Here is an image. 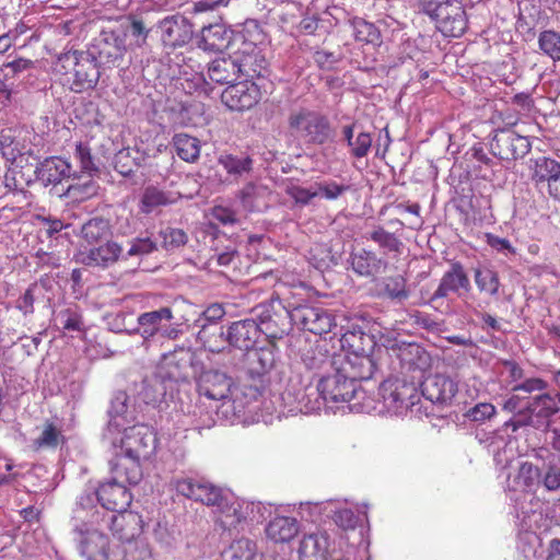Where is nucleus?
Segmentation results:
<instances>
[{
    "instance_id": "obj_15",
    "label": "nucleus",
    "mask_w": 560,
    "mask_h": 560,
    "mask_svg": "<svg viewBox=\"0 0 560 560\" xmlns=\"http://www.w3.org/2000/svg\"><path fill=\"white\" fill-rule=\"evenodd\" d=\"M292 325L314 335L327 334L334 324L332 315L323 307L313 305H298L291 310Z\"/></svg>"
},
{
    "instance_id": "obj_40",
    "label": "nucleus",
    "mask_w": 560,
    "mask_h": 560,
    "mask_svg": "<svg viewBox=\"0 0 560 560\" xmlns=\"http://www.w3.org/2000/svg\"><path fill=\"white\" fill-rule=\"evenodd\" d=\"M145 153L138 148H124L114 158L115 170L127 177L132 175L145 161Z\"/></svg>"
},
{
    "instance_id": "obj_52",
    "label": "nucleus",
    "mask_w": 560,
    "mask_h": 560,
    "mask_svg": "<svg viewBox=\"0 0 560 560\" xmlns=\"http://www.w3.org/2000/svg\"><path fill=\"white\" fill-rule=\"evenodd\" d=\"M225 315V311L223 306L219 303H213L209 305L202 313V318L205 323L201 324L200 336L203 339L205 345L209 348L210 351L217 352L220 350L218 346L212 342L211 337L209 336V330L212 325H215L220 319Z\"/></svg>"
},
{
    "instance_id": "obj_6",
    "label": "nucleus",
    "mask_w": 560,
    "mask_h": 560,
    "mask_svg": "<svg viewBox=\"0 0 560 560\" xmlns=\"http://www.w3.org/2000/svg\"><path fill=\"white\" fill-rule=\"evenodd\" d=\"M419 383L407 375L385 380L378 388L384 407L395 415L412 408L420 400Z\"/></svg>"
},
{
    "instance_id": "obj_45",
    "label": "nucleus",
    "mask_w": 560,
    "mask_h": 560,
    "mask_svg": "<svg viewBox=\"0 0 560 560\" xmlns=\"http://www.w3.org/2000/svg\"><path fill=\"white\" fill-rule=\"evenodd\" d=\"M118 31L124 33V42L128 35L131 36L130 46L142 47L147 44L150 30L145 27L143 21L129 15L122 22L116 25Z\"/></svg>"
},
{
    "instance_id": "obj_42",
    "label": "nucleus",
    "mask_w": 560,
    "mask_h": 560,
    "mask_svg": "<svg viewBox=\"0 0 560 560\" xmlns=\"http://www.w3.org/2000/svg\"><path fill=\"white\" fill-rule=\"evenodd\" d=\"M378 298H386L398 303L409 298L406 279L400 275L382 278L378 282Z\"/></svg>"
},
{
    "instance_id": "obj_12",
    "label": "nucleus",
    "mask_w": 560,
    "mask_h": 560,
    "mask_svg": "<svg viewBox=\"0 0 560 560\" xmlns=\"http://www.w3.org/2000/svg\"><path fill=\"white\" fill-rule=\"evenodd\" d=\"M158 438L152 428L136 424L125 428L120 439V448L131 458L147 460L155 454Z\"/></svg>"
},
{
    "instance_id": "obj_20",
    "label": "nucleus",
    "mask_w": 560,
    "mask_h": 560,
    "mask_svg": "<svg viewBox=\"0 0 560 560\" xmlns=\"http://www.w3.org/2000/svg\"><path fill=\"white\" fill-rule=\"evenodd\" d=\"M161 39L166 47H183L192 38V24L183 15L166 16L158 24Z\"/></svg>"
},
{
    "instance_id": "obj_29",
    "label": "nucleus",
    "mask_w": 560,
    "mask_h": 560,
    "mask_svg": "<svg viewBox=\"0 0 560 560\" xmlns=\"http://www.w3.org/2000/svg\"><path fill=\"white\" fill-rule=\"evenodd\" d=\"M35 175L44 186L58 185L65 178H69L72 173L71 164L59 156H50L40 162L36 170Z\"/></svg>"
},
{
    "instance_id": "obj_28",
    "label": "nucleus",
    "mask_w": 560,
    "mask_h": 560,
    "mask_svg": "<svg viewBox=\"0 0 560 560\" xmlns=\"http://www.w3.org/2000/svg\"><path fill=\"white\" fill-rule=\"evenodd\" d=\"M120 258L126 259L120 244L107 241L105 244L81 253V262L89 267L108 268Z\"/></svg>"
},
{
    "instance_id": "obj_62",
    "label": "nucleus",
    "mask_w": 560,
    "mask_h": 560,
    "mask_svg": "<svg viewBox=\"0 0 560 560\" xmlns=\"http://www.w3.org/2000/svg\"><path fill=\"white\" fill-rule=\"evenodd\" d=\"M160 236L162 237V246L166 250L179 248L188 241V236L184 230L170 226L161 230Z\"/></svg>"
},
{
    "instance_id": "obj_38",
    "label": "nucleus",
    "mask_w": 560,
    "mask_h": 560,
    "mask_svg": "<svg viewBox=\"0 0 560 560\" xmlns=\"http://www.w3.org/2000/svg\"><path fill=\"white\" fill-rule=\"evenodd\" d=\"M67 442L61 425L56 422L46 420L43 423L39 435L33 440L32 447L34 451L56 450L59 445Z\"/></svg>"
},
{
    "instance_id": "obj_13",
    "label": "nucleus",
    "mask_w": 560,
    "mask_h": 560,
    "mask_svg": "<svg viewBox=\"0 0 560 560\" xmlns=\"http://www.w3.org/2000/svg\"><path fill=\"white\" fill-rule=\"evenodd\" d=\"M390 350L393 355L399 361L400 375L411 373V378L420 382L423 378V372L431 364L429 352L416 342H395Z\"/></svg>"
},
{
    "instance_id": "obj_27",
    "label": "nucleus",
    "mask_w": 560,
    "mask_h": 560,
    "mask_svg": "<svg viewBox=\"0 0 560 560\" xmlns=\"http://www.w3.org/2000/svg\"><path fill=\"white\" fill-rule=\"evenodd\" d=\"M232 381L225 373L206 371L199 376L197 389L200 396L212 400H221L229 396Z\"/></svg>"
},
{
    "instance_id": "obj_1",
    "label": "nucleus",
    "mask_w": 560,
    "mask_h": 560,
    "mask_svg": "<svg viewBox=\"0 0 560 560\" xmlns=\"http://www.w3.org/2000/svg\"><path fill=\"white\" fill-rule=\"evenodd\" d=\"M358 389V383L348 378L339 368L334 374L322 376L317 385L312 384L311 377H291L282 397L299 411L312 413L320 410L327 402L350 401L357 396Z\"/></svg>"
},
{
    "instance_id": "obj_14",
    "label": "nucleus",
    "mask_w": 560,
    "mask_h": 560,
    "mask_svg": "<svg viewBox=\"0 0 560 560\" xmlns=\"http://www.w3.org/2000/svg\"><path fill=\"white\" fill-rule=\"evenodd\" d=\"M233 58L236 61V68L240 78L253 82L256 78H261L267 72V60L257 48L256 42L247 39L240 43L233 50Z\"/></svg>"
},
{
    "instance_id": "obj_64",
    "label": "nucleus",
    "mask_w": 560,
    "mask_h": 560,
    "mask_svg": "<svg viewBox=\"0 0 560 560\" xmlns=\"http://www.w3.org/2000/svg\"><path fill=\"white\" fill-rule=\"evenodd\" d=\"M315 190H317V196L320 195L327 200H336L349 190V186L338 184L334 180H325L315 183Z\"/></svg>"
},
{
    "instance_id": "obj_10",
    "label": "nucleus",
    "mask_w": 560,
    "mask_h": 560,
    "mask_svg": "<svg viewBox=\"0 0 560 560\" xmlns=\"http://www.w3.org/2000/svg\"><path fill=\"white\" fill-rule=\"evenodd\" d=\"M532 150L528 137L512 129L497 130L490 141V151L500 161L512 164L522 160Z\"/></svg>"
},
{
    "instance_id": "obj_53",
    "label": "nucleus",
    "mask_w": 560,
    "mask_h": 560,
    "mask_svg": "<svg viewBox=\"0 0 560 560\" xmlns=\"http://www.w3.org/2000/svg\"><path fill=\"white\" fill-rule=\"evenodd\" d=\"M176 154L185 162L194 163L200 155V141L187 133H176L173 137Z\"/></svg>"
},
{
    "instance_id": "obj_49",
    "label": "nucleus",
    "mask_w": 560,
    "mask_h": 560,
    "mask_svg": "<svg viewBox=\"0 0 560 560\" xmlns=\"http://www.w3.org/2000/svg\"><path fill=\"white\" fill-rule=\"evenodd\" d=\"M301 556L304 558L325 560L328 551V539L325 534H310L301 540Z\"/></svg>"
},
{
    "instance_id": "obj_19",
    "label": "nucleus",
    "mask_w": 560,
    "mask_h": 560,
    "mask_svg": "<svg viewBox=\"0 0 560 560\" xmlns=\"http://www.w3.org/2000/svg\"><path fill=\"white\" fill-rule=\"evenodd\" d=\"M559 411L560 407L558 406L557 394L540 393L533 396L530 415L526 416V419H510L505 422V427L511 428L513 432L526 425L538 429L539 424L535 421V417L537 419H544L548 424V420Z\"/></svg>"
},
{
    "instance_id": "obj_31",
    "label": "nucleus",
    "mask_w": 560,
    "mask_h": 560,
    "mask_svg": "<svg viewBox=\"0 0 560 560\" xmlns=\"http://www.w3.org/2000/svg\"><path fill=\"white\" fill-rule=\"evenodd\" d=\"M349 261L353 272L366 278L376 276L387 267V262L378 257L375 252L364 248L352 252Z\"/></svg>"
},
{
    "instance_id": "obj_7",
    "label": "nucleus",
    "mask_w": 560,
    "mask_h": 560,
    "mask_svg": "<svg viewBox=\"0 0 560 560\" xmlns=\"http://www.w3.org/2000/svg\"><path fill=\"white\" fill-rule=\"evenodd\" d=\"M86 51L103 68H113L122 61L127 52L124 33L116 25L103 28L89 45Z\"/></svg>"
},
{
    "instance_id": "obj_5",
    "label": "nucleus",
    "mask_w": 560,
    "mask_h": 560,
    "mask_svg": "<svg viewBox=\"0 0 560 560\" xmlns=\"http://www.w3.org/2000/svg\"><path fill=\"white\" fill-rule=\"evenodd\" d=\"M421 9L436 23L438 30L445 36L459 37L467 28V16L459 0H421Z\"/></svg>"
},
{
    "instance_id": "obj_46",
    "label": "nucleus",
    "mask_w": 560,
    "mask_h": 560,
    "mask_svg": "<svg viewBox=\"0 0 560 560\" xmlns=\"http://www.w3.org/2000/svg\"><path fill=\"white\" fill-rule=\"evenodd\" d=\"M221 556L222 560H255L258 556V548L254 540L242 537L234 539Z\"/></svg>"
},
{
    "instance_id": "obj_41",
    "label": "nucleus",
    "mask_w": 560,
    "mask_h": 560,
    "mask_svg": "<svg viewBox=\"0 0 560 560\" xmlns=\"http://www.w3.org/2000/svg\"><path fill=\"white\" fill-rule=\"evenodd\" d=\"M475 284L480 293L498 298L501 287L499 273L489 266L479 265L472 268Z\"/></svg>"
},
{
    "instance_id": "obj_11",
    "label": "nucleus",
    "mask_w": 560,
    "mask_h": 560,
    "mask_svg": "<svg viewBox=\"0 0 560 560\" xmlns=\"http://www.w3.org/2000/svg\"><path fill=\"white\" fill-rule=\"evenodd\" d=\"M244 37V31L234 32L223 23H214L201 28L196 45L206 52L218 54L225 49L232 52Z\"/></svg>"
},
{
    "instance_id": "obj_47",
    "label": "nucleus",
    "mask_w": 560,
    "mask_h": 560,
    "mask_svg": "<svg viewBox=\"0 0 560 560\" xmlns=\"http://www.w3.org/2000/svg\"><path fill=\"white\" fill-rule=\"evenodd\" d=\"M56 323L69 332H85V324L81 308L77 304H70L56 314Z\"/></svg>"
},
{
    "instance_id": "obj_51",
    "label": "nucleus",
    "mask_w": 560,
    "mask_h": 560,
    "mask_svg": "<svg viewBox=\"0 0 560 560\" xmlns=\"http://www.w3.org/2000/svg\"><path fill=\"white\" fill-rule=\"evenodd\" d=\"M110 234L109 221L101 217L92 218L81 226V236L89 244H97Z\"/></svg>"
},
{
    "instance_id": "obj_55",
    "label": "nucleus",
    "mask_w": 560,
    "mask_h": 560,
    "mask_svg": "<svg viewBox=\"0 0 560 560\" xmlns=\"http://www.w3.org/2000/svg\"><path fill=\"white\" fill-rule=\"evenodd\" d=\"M368 240L373 241L378 247L388 253L401 254L404 243L395 233L386 231L383 226H376L366 235Z\"/></svg>"
},
{
    "instance_id": "obj_23",
    "label": "nucleus",
    "mask_w": 560,
    "mask_h": 560,
    "mask_svg": "<svg viewBox=\"0 0 560 560\" xmlns=\"http://www.w3.org/2000/svg\"><path fill=\"white\" fill-rule=\"evenodd\" d=\"M96 497L92 491L83 492L77 502V509L74 510V518L81 521L83 528H101L108 527L109 525V511L106 512L102 505H96Z\"/></svg>"
},
{
    "instance_id": "obj_54",
    "label": "nucleus",
    "mask_w": 560,
    "mask_h": 560,
    "mask_svg": "<svg viewBox=\"0 0 560 560\" xmlns=\"http://www.w3.org/2000/svg\"><path fill=\"white\" fill-rule=\"evenodd\" d=\"M128 401L129 397L126 392L120 390L114 395L108 409L110 420L108 421L107 432H112L113 429L119 430L124 427L126 422L125 415L128 411Z\"/></svg>"
},
{
    "instance_id": "obj_17",
    "label": "nucleus",
    "mask_w": 560,
    "mask_h": 560,
    "mask_svg": "<svg viewBox=\"0 0 560 560\" xmlns=\"http://www.w3.org/2000/svg\"><path fill=\"white\" fill-rule=\"evenodd\" d=\"M419 387L420 396L441 407L450 406L458 392L457 383L444 374L428 375L420 381Z\"/></svg>"
},
{
    "instance_id": "obj_32",
    "label": "nucleus",
    "mask_w": 560,
    "mask_h": 560,
    "mask_svg": "<svg viewBox=\"0 0 560 560\" xmlns=\"http://www.w3.org/2000/svg\"><path fill=\"white\" fill-rule=\"evenodd\" d=\"M527 167L529 171V178L536 186L547 184L548 187L553 178L560 173V162L545 155L529 159Z\"/></svg>"
},
{
    "instance_id": "obj_50",
    "label": "nucleus",
    "mask_w": 560,
    "mask_h": 560,
    "mask_svg": "<svg viewBox=\"0 0 560 560\" xmlns=\"http://www.w3.org/2000/svg\"><path fill=\"white\" fill-rule=\"evenodd\" d=\"M220 515L218 522L220 525L228 530H242L244 524L247 521L246 513L240 503L223 504L220 506Z\"/></svg>"
},
{
    "instance_id": "obj_59",
    "label": "nucleus",
    "mask_w": 560,
    "mask_h": 560,
    "mask_svg": "<svg viewBox=\"0 0 560 560\" xmlns=\"http://www.w3.org/2000/svg\"><path fill=\"white\" fill-rule=\"evenodd\" d=\"M540 483L547 491L560 489V460L553 457L541 468Z\"/></svg>"
},
{
    "instance_id": "obj_25",
    "label": "nucleus",
    "mask_w": 560,
    "mask_h": 560,
    "mask_svg": "<svg viewBox=\"0 0 560 560\" xmlns=\"http://www.w3.org/2000/svg\"><path fill=\"white\" fill-rule=\"evenodd\" d=\"M75 530L82 536L80 552L88 560H108L109 540L98 528H83L75 525Z\"/></svg>"
},
{
    "instance_id": "obj_58",
    "label": "nucleus",
    "mask_w": 560,
    "mask_h": 560,
    "mask_svg": "<svg viewBox=\"0 0 560 560\" xmlns=\"http://www.w3.org/2000/svg\"><path fill=\"white\" fill-rule=\"evenodd\" d=\"M538 46L540 50L550 57L553 61H560V34L556 31L547 30L540 32L538 36Z\"/></svg>"
},
{
    "instance_id": "obj_21",
    "label": "nucleus",
    "mask_w": 560,
    "mask_h": 560,
    "mask_svg": "<svg viewBox=\"0 0 560 560\" xmlns=\"http://www.w3.org/2000/svg\"><path fill=\"white\" fill-rule=\"evenodd\" d=\"M92 492L96 497L97 503L106 511L113 513L128 509L132 501V495L128 488L116 479L101 483Z\"/></svg>"
},
{
    "instance_id": "obj_43",
    "label": "nucleus",
    "mask_w": 560,
    "mask_h": 560,
    "mask_svg": "<svg viewBox=\"0 0 560 560\" xmlns=\"http://www.w3.org/2000/svg\"><path fill=\"white\" fill-rule=\"evenodd\" d=\"M177 196L170 191H164L155 186H148L140 200V210L142 213L149 214L155 208L164 207L176 202Z\"/></svg>"
},
{
    "instance_id": "obj_22",
    "label": "nucleus",
    "mask_w": 560,
    "mask_h": 560,
    "mask_svg": "<svg viewBox=\"0 0 560 560\" xmlns=\"http://www.w3.org/2000/svg\"><path fill=\"white\" fill-rule=\"evenodd\" d=\"M259 98L258 86L249 81L230 84L221 94L222 103L231 110L243 112L252 108Z\"/></svg>"
},
{
    "instance_id": "obj_48",
    "label": "nucleus",
    "mask_w": 560,
    "mask_h": 560,
    "mask_svg": "<svg viewBox=\"0 0 560 560\" xmlns=\"http://www.w3.org/2000/svg\"><path fill=\"white\" fill-rule=\"evenodd\" d=\"M532 402L533 396L514 390L513 386L511 393L502 399L501 406L504 411L515 413V419H526L530 415Z\"/></svg>"
},
{
    "instance_id": "obj_16",
    "label": "nucleus",
    "mask_w": 560,
    "mask_h": 560,
    "mask_svg": "<svg viewBox=\"0 0 560 560\" xmlns=\"http://www.w3.org/2000/svg\"><path fill=\"white\" fill-rule=\"evenodd\" d=\"M172 485L178 494L207 505L221 506L224 500L220 488L202 479L177 478Z\"/></svg>"
},
{
    "instance_id": "obj_36",
    "label": "nucleus",
    "mask_w": 560,
    "mask_h": 560,
    "mask_svg": "<svg viewBox=\"0 0 560 560\" xmlns=\"http://www.w3.org/2000/svg\"><path fill=\"white\" fill-rule=\"evenodd\" d=\"M141 460L126 454L118 456L112 466V471L115 475L113 479L121 481V483L138 485L142 479Z\"/></svg>"
},
{
    "instance_id": "obj_9",
    "label": "nucleus",
    "mask_w": 560,
    "mask_h": 560,
    "mask_svg": "<svg viewBox=\"0 0 560 560\" xmlns=\"http://www.w3.org/2000/svg\"><path fill=\"white\" fill-rule=\"evenodd\" d=\"M201 369L196 353L189 348L179 347L166 353L158 366V376L162 382H186L196 376Z\"/></svg>"
},
{
    "instance_id": "obj_44",
    "label": "nucleus",
    "mask_w": 560,
    "mask_h": 560,
    "mask_svg": "<svg viewBox=\"0 0 560 560\" xmlns=\"http://www.w3.org/2000/svg\"><path fill=\"white\" fill-rule=\"evenodd\" d=\"M301 362L308 371H326L332 366L328 350L323 346L308 347L302 350Z\"/></svg>"
},
{
    "instance_id": "obj_56",
    "label": "nucleus",
    "mask_w": 560,
    "mask_h": 560,
    "mask_svg": "<svg viewBox=\"0 0 560 560\" xmlns=\"http://www.w3.org/2000/svg\"><path fill=\"white\" fill-rule=\"evenodd\" d=\"M349 22L357 40L373 45L381 42V33L373 23L358 16L351 19Z\"/></svg>"
},
{
    "instance_id": "obj_63",
    "label": "nucleus",
    "mask_w": 560,
    "mask_h": 560,
    "mask_svg": "<svg viewBox=\"0 0 560 560\" xmlns=\"http://www.w3.org/2000/svg\"><path fill=\"white\" fill-rule=\"evenodd\" d=\"M284 192L294 200L295 205L300 207L310 205L312 199L317 197V190H315V188H304L293 182L284 184Z\"/></svg>"
},
{
    "instance_id": "obj_2",
    "label": "nucleus",
    "mask_w": 560,
    "mask_h": 560,
    "mask_svg": "<svg viewBox=\"0 0 560 560\" xmlns=\"http://www.w3.org/2000/svg\"><path fill=\"white\" fill-rule=\"evenodd\" d=\"M101 66L86 50H69L58 58L62 83L73 93H84L96 88Z\"/></svg>"
},
{
    "instance_id": "obj_4",
    "label": "nucleus",
    "mask_w": 560,
    "mask_h": 560,
    "mask_svg": "<svg viewBox=\"0 0 560 560\" xmlns=\"http://www.w3.org/2000/svg\"><path fill=\"white\" fill-rule=\"evenodd\" d=\"M288 126L291 133L306 143L324 144L332 137L328 117L310 108H299L290 113Z\"/></svg>"
},
{
    "instance_id": "obj_30",
    "label": "nucleus",
    "mask_w": 560,
    "mask_h": 560,
    "mask_svg": "<svg viewBox=\"0 0 560 560\" xmlns=\"http://www.w3.org/2000/svg\"><path fill=\"white\" fill-rule=\"evenodd\" d=\"M376 369V364L371 353L346 354L340 370L348 378L358 383V381L370 380Z\"/></svg>"
},
{
    "instance_id": "obj_18",
    "label": "nucleus",
    "mask_w": 560,
    "mask_h": 560,
    "mask_svg": "<svg viewBox=\"0 0 560 560\" xmlns=\"http://www.w3.org/2000/svg\"><path fill=\"white\" fill-rule=\"evenodd\" d=\"M219 337L233 348L250 351L260 337L258 324L254 317L233 322L226 330L218 327Z\"/></svg>"
},
{
    "instance_id": "obj_3",
    "label": "nucleus",
    "mask_w": 560,
    "mask_h": 560,
    "mask_svg": "<svg viewBox=\"0 0 560 560\" xmlns=\"http://www.w3.org/2000/svg\"><path fill=\"white\" fill-rule=\"evenodd\" d=\"M137 324L130 332L139 335L147 343L159 339L176 340L184 332L183 324L175 320L168 306L139 314Z\"/></svg>"
},
{
    "instance_id": "obj_60",
    "label": "nucleus",
    "mask_w": 560,
    "mask_h": 560,
    "mask_svg": "<svg viewBox=\"0 0 560 560\" xmlns=\"http://www.w3.org/2000/svg\"><path fill=\"white\" fill-rule=\"evenodd\" d=\"M541 469L529 462L520 465L516 475V482L524 489H532L540 483Z\"/></svg>"
},
{
    "instance_id": "obj_8",
    "label": "nucleus",
    "mask_w": 560,
    "mask_h": 560,
    "mask_svg": "<svg viewBox=\"0 0 560 560\" xmlns=\"http://www.w3.org/2000/svg\"><path fill=\"white\" fill-rule=\"evenodd\" d=\"M252 314L260 335L264 334L269 339H281L291 329V311L278 299L255 306Z\"/></svg>"
},
{
    "instance_id": "obj_24",
    "label": "nucleus",
    "mask_w": 560,
    "mask_h": 560,
    "mask_svg": "<svg viewBox=\"0 0 560 560\" xmlns=\"http://www.w3.org/2000/svg\"><path fill=\"white\" fill-rule=\"evenodd\" d=\"M471 290L470 280L466 273L464 266L459 261L451 265V268L444 272L440 280V284L433 293L431 300L446 298L450 293H455L458 298H463Z\"/></svg>"
},
{
    "instance_id": "obj_61",
    "label": "nucleus",
    "mask_w": 560,
    "mask_h": 560,
    "mask_svg": "<svg viewBox=\"0 0 560 560\" xmlns=\"http://www.w3.org/2000/svg\"><path fill=\"white\" fill-rule=\"evenodd\" d=\"M74 158L79 161L82 173L92 176L98 172L96 159L92 155L91 149L88 144L79 142L75 145Z\"/></svg>"
},
{
    "instance_id": "obj_33",
    "label": "nucleus",
    "mask_w": 560,
    "mask_h": 560,
    "mask_svg": "<svg viewBox=\"0 0 560 560\" xmlns=\"http://www.w3.org/2000/svg\"><path fill=\"white\" fill-rule=\"evenodd\" d=\"M218 162L234 182L248 176L254 170V160L245 152L221 154Z\"/></svg>"
},
{
    "instance_id": "obj_39",
    "label": "nucleus",
    "mask_w": 560,
    "mask_h": 560,
    "mask_svg": "<svg viewBox=\"0 0 560 560\" xmlns=\"http://www.w3.org/2000/svg\"><path fill=\"white\" fill-rule=\"evenodd\" d=\"M299 533L298 521L289 516H276L266 526V535L276 542H287Z\"/></svg>"
},
{
    "instance_id": "obj_57",
    "label": "nucleus",
    "mask_w": 560,
    "mask_h": 560,
    "mask_svg": "<svg viewBox=\"0 0 560 560\" xmlns=\"http://www.w3.org/2000/svg\"><path fill=\"white\" fill-rule=\"evenodd\" d=\"M267 191V187L247 183L238 192L237 198L242 207L247 211H254L258 208V200Z\"/></svg>"
},
{
    "instance_id": "obj_26",
    "label": "nucleus",
    "mask_w": 560,
    "mask_h": 560,
    "mask_svg": "<svg viewBox=\"0 0 560 560\" xmlns=\"http://www.w3.org/2000/svg\"><path fill=\"white\" fill-rule=\"evenodd\" d=\"M110 514L109 525L113 536L121 541H131L142 532V518L138 513L128 511L115 512Z\"/></svg>"
},
{
    "instance_id": "obj_37",
    "label": "nucleus",
    "mask_w": 560,
    "mask_h": 560,
    "mask_svg": "<svg viewBox=\"0 0 560 560\" xmlns=\"http://www.w3.org/2000/svg\"><path fill=\"white\" fill-rule=\"evenodd\" d=\"M248 373L253 377L268 374L276 365V352L273 347L253 349L248 354Z\"/></svg>"
},
{
    "instance_id": "obj_35",
    "label": "nucleus",
    "mask_w": 560,
    "mask_h": 560,
    "mask_svg": "<svg viewBox=\"0 0 560 560\" xmlns=\"http://www.w3.org/2000/svg\"><path fill=\"white\" fill-rule=\"evenodd\" d=\"M209 79L218 84H232L240 79L233 51L229 57L214 59L208 67Z\"/></svg>"
},
{
    "instance_id": "obj_34",
    "label": "nucleus",
    "mask_w": 560,
    "mask_h": 560,
    "mask_svg": "<svg viewBox=\"0 0 560 560\" xmlns=\"http://www.w3.org/2000/svg\"><path fill=\"white\" fill-rule=\"evenodd\" d=\"M340 342L347 354L372 353L375 347L374 337L355 326L342 334Z\"/></svg>"
}]
</instances>
